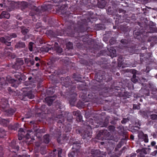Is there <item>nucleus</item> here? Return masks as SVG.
Masks as SVG:
<instances>
[{
	"instance_id": "f257e3e1",
	"label": "nucleus",
	"mask_w": 157,
	"mask_h": 157,
	"mask_svg": "<svg viewBox=\"0 0 157 157\" xmlns=\"http://www.w3.org/2000/svg\"><path fill=\"white\" fill-rule=\"evenodd\" d=\"M140 61L141 63H145L146 64H150L151 60L150 58L152 57V54L151 52H146L145 53L140 54Z\"/></svg>"
},
{
	"instance_id": "f03ea898",
	"label": "nucleus",
	"mask_w": 157,
	"mask_h": 157,
	"mask_svg": "<svg viewBox=\"0 0 157 157\" xmlns=\"http://www.w3.org/2000/svg\"><path fill=\"white\" fill-rule=\"evenodd\" d=\"M77 24L78 26L77 27L75 28V30L78 32H82L84 25L86 26L87 25V22L86 19L78 21Z\"/></svg>"
},
{
	"instance_id": "7ed1b4c3",
	"label": "nucleus",
	"mask_w": 157,
	"mask_h": 157,
	"mask_svg": "<svg viewBox=\"0 0 157 157\" xmlns=\"http://www.w3.org/2000/svg\"><path fill=\"white\" fill-rule=\"evenodd\" d=\"M43 12H44V10L42 9L41 7H36L35 6L31 11L29 15L32 17L36 14L40 16V14Z\"/></svg>"
},
{
	"instance_id": "20e7f679",
	"label": "nucleus",
	"mask_w": 157,
	"mask_h": 157,
	"mask_svg": "<svg viewBox=\"0 0 157 157\" xmlns=\"http://www.w3.org/2000/svg\"><path fill=\"white\" fill-rule=\"evenodd\" d=\"M137 133L139 140L144 141L145 143L148 142V137L147 134H144L142 131L138 130Z\"/></svg>"
},
{
	"instance_id": "39448f33",
	"label": "nucleus",
	"mask_w": 157,
	"mask_h": 157,
	"mask_svg": "<svg viewBox=\"0 0 157 157\" xmlns=\"http://www.w3.org/2000/svg\"><path fill=\"white\" fill-rule=\"evenodd\" d=\"M26 97L30 99H33L34 98V95L33 94L32 91H30L28 92L24 91L22 96H21L20 97L21 100L24 101L26 100Z\"/></svg>"
},
{
	"instance_id": "423d86ee",
	"label": "nucleus",
	"mask_w": 157,
	"mask_h": 157,
	"mask_svg": "<svg viewBox=\"0 0 157 157\" xmlns=\"http://www.w3.org/2000/svg\"><path fill=\"white\" fill-rule=\"evenodd\" d=\"M25 132L22 128H20L18 132V139L19 140H21L25 136L26 138H29V135L28 133L25 134Z\"/></svg>"
},
{
	"instance_id": "0eeeda50",
	"label": "nucleus",
	"mask_w": 157,
	"mask_h": 157,
	"mask_svg": "<svg viewBox=\"0 0 157 157\" xmlns=\"http://www.w3.org/2000/svg\"><path fill=\"white\" fill-rule=\"evenodd\" d=\"M129 72L133 74L132 77L131 78V81L134 83L138 82V79L136 78V75H140V73L135 69H131Z\"/></svg>"
},
{
	"instance_id": "6e6552de",
	"label": "nucleus",
	"mask_w": 157,
	"mask_h": 157,
	"mask_svg": "<svg viewBox=\"0 0 157 157\" xmlns=\"http://www.w3.org/2000/svg\"><path fill=\"white\" fill-rule=\"evenodd\" d=\"M71 144L73 145L72 149L75 150L76 152L78 151L81 147L80 142L79 141H74Z\"/></svg>"
},
{
	"instance_id": "1a4fd4ad",
	"label": "nucleus",
	"mask_w": 157,
	"mask_h": 157,
	"mask_svg": "<svg viewBox=\"0 0 157 157\" xmlns=\"http://www.w3.org/2000/svg\"><path fill=\"white\" fill-rule=\"evenodd\" d=\"M63 83V86L66 87H68L69 86L74 83L69 76H67L66 78H63V81L62 82Z\"/></svg>"
},
{
	"instance_id": "9d476101",
	"label": "nucleus",
	"mask_w": 157,
	"mask_h": 157,
	"mask_svg": "<svg viewBox=\"0 0 157 157\" xmlns=\"http://www.w3.org/2000/svg\"><path fill=\"white\" fill-rule=\"evenodd\" d=\"M26 47V45L25 43L21 40L17 42L15 46V48L19 49L25 48Z\"/></svg>"
},
{
	"instance_id": "9b49d317",
	"label": "nucleus",
	"mask_w": 157,
	"mask_h": 157,
	"mask_svg": "<svg viewBox=\"0 0 157 157\" xmlns=\"http://www.w3.org/2000/svg\"><path fill=\"white\" fill-rule=\"evenodd\" d=\"M90 153L93 157H99L101 155L100 151L98 149L91 150Z\"/></svg>"
},
{
	"instance_id": "f8f14e48",
	"label": "nucleus",
	"mask_w": 157,
	"mask_h": 157,
	"mask_svg": "<svg viewBox=\"0 0 157 157\" xmlns=\"http://www.w3.org/2000/svg\"><path fill=\"white\" fill-rule=\"evenodd\" d=\"M55 100V98L53 96L48 97L45 98V101L49 106H50L53 101Z\"/></svg>"
},
{
	"instance_id": "ddd939ff",
	"label": "nucleus",
	"mask_w": 157,
	"mask_h": 157,
	"mask_svg": "<svg viewBox=\"0 0 157 157\" xmlns=\"http://www.w3.org/2000/svg\"><path fill=\"white\" fill-rule=\"evenodd\" d=\"M82 136L83 139L89 140L90 138V133L87 130H84L82 134Z\"/></svg>"
},
{
	"instance_id": "4468645a",
	"label": "nucleus",
	"mask_w": 157,
	"mask_h": 157,
	"mask_svg": "<svg viewBox=\"0 0 157 157\" xmlns=\"http://www.w3.org/2000/svg\"><path fill=\"white\" fill-rule=\"evenodd\" d=\"M73 115L77 116L76 119L78 122H81L82 119V116L81 115V113L79 111H75L73 112Z\"/></svg>"
},
{
	"instance_id": "2eb2a0df",
	"label": "nucleus",
	"mask_w": 157,
	"mask_h": 157,
	"mask_svg": "<svg viewBox=\"0 0 157 157\" xmlns=\"http://www.w3.org/2000/svg\"><path fill=\"white\" fill-rule=\"evenodd\" d=\"M107 49L109 52V54L111 57H115L116 56V50L113 47H107Z\"/></svg>"
},
{
	"instance_id": "dca6fc26",
	"label": "nucleus",
	"mask_w": 157,
	"mask_h": 157,
	"mask_svg": "<svg viewBox=\"0 0 157 157\" xmlns=\"http://www.w3.org/2000/svg\"><path fill=\"white\" fill-rule=\"evenodd\" d=\"M14 76L16 78V80H17V81H16V82H18V84H20L21 81L22 80V74L20 73H15Z\"/></svg>"
},
{
	"instance_id": "f3484780",
	"label": "nucleus",
	"mask_w": 157,
	"mask_h": 157,
	"mask_svg": "<svg viewBox=\"0 0 157 157\" xmlns=\"http://www.w3.org/2000/svg\"><path fill=\"white\" fill-rule=\"evenodd\" d=\"M16 111V109H13L10 108L5 111V115L6 116H11L13 115Z\"/></svg>"
},
{
	"instance_id": "a211bd4d",
	"label": "nucleus",
	"mask_w": 157,
	"mask_h": 157,
	"mask_svg": "<svg viewBox=\"0 0 157 157\" xmlns=\"http://www.w3.org/2000/svg\"><path fill=\"white\" fill-rule=\"evenodd\" d=\"M52 49L56 51V52L58 53H61L63 51L62 48L59 47L58 44L56 43H55L54 46L52 48Z\"/></svg>"
},
{
	"instance_id": "6ab92c4d",
	"label": "nucleus",
	"mask_w": 157,
	"mask_h": 157,
	"mask_svg": "<svg viewBox=\"0 0 157 157\" xmlns=\"http://www.w3.org/2000/svg\"><path fill=\"white\" fill-rule=\"evenodd\" d=\"M9 146L12 148L18 151L19 149V147L16 145V141L15 140H12L11 143L9 144Z\"/></svg>"
},
{
	"instance_id": "aec40b11",
	"label": "nucleus",
	"mask_w": 157,
	"mask_h": 157,
	"mask_svg": "<svg viewBox=\"0 0 157 157\" xmlns=\"http://www.w3.org/2000/svg\"><path fill=\"white\" fill-rule=\"evenodd\" d=\"M106 4L105 0H98L97 5L99 8H103L105 7Z\"/></svg>"
},
{
	"instance_id": "412c9836",
	"label": "nucleus",
	"mask_w": 157,
	"mask_h": 157,
	"mask_svg": "<svg viewBox=\"0 0 157 157\" xmlns=\"http://www.w3.org/2000/svg\"><path fill=\"white\" fill-rule=\"evenodd\" d=\"M9 120L8 119H0V124L4 126L7 127L9 124Z\"/></svg>"
},
{
	"instance_id": "4be33fe9",
	"label": "nucleus",
	"mask_w": 157,
	"mask_h": 157,
	"mask_svg": "<svg viewBox=\"0 0 157 157\" xmlns=\"http://www.w3.org/2000/svg\"><path fill=\"white\" fill-rule=\"evenodd\" d=\"M10 17L9 13L8 12L3 11H2L0 15V18H9Z\"/></svg>"
},
{
	"instance_id": "5701e85b",
	"label": "nucleus",
	"mask_w": 157,
	"mask_h": 157,
	"mask_svg": "<svg viewBox=\"0 0 157 157\" xmlns=\"http://www.w3.org/2000/svg\"><path fill=\"white\" fill-rule=\"evenodd\" d=\"M133 34L134 37L135 38L140 39L141 37V35L142 34V32L140 31H137L136 32L134 31Z\"/></svg>"
},
{
	"instance_id": "b1692460",
	"label": "nucleus",
	"mask_w": 157,
	"mask_h": 157,
	"mask_svg": "<svg viewBox=\"0 0 157 157\" xmlns=\"http://www.w3.org/2000/svg\"><path fill=\"white\" fill-rule=\"evenodd\" d=\"M73 95L72 97H70L69 99V101L71 105H74L75 104V102L76 101L75 97L76 96L75 93H73Z\"/></svg>"
},
{
	"instance_id": "393cba45",
	"label": "nucleus",
	"mask_w": 157,
	"mask_h": 157,
	"mask_svg": "<svg viewBox=\"0 0 157 157\" xmlns=\"http://www.w3.org/2000/svg\"><path fill=\"white\" fill-rule=\"evenodd\" d=\"M109 123V119L106 118L104 122L100 121L99 122L101 127H106Z\"/></svg>"
},
{
	"instance_id": "a878e982",
	"label": "nucleus",
	"mask_w": 157,
	"mask_h": 157,
	"mask_svg": "<svg viewBox=\"0 0 157 157\" xmlns=\"http://www.w3.org/2000/svg\"><path fill=\"white\" fill-rule=\"evenodd\" d=\"M99 134L105 136H109L110 135V132H109L107 130H101L100 131Z\"/></svg>"
},
{
	"instance_id": "bb28decb",
	"label": "nucleus",
	"mask_w": 157,
	"mask_h": 157,
	"mask_svg": "<svg viewBox=\"0 0 157 157\" xmlns=\"http://www.w3.org/2000/svg\"><path fill=\"white\" fill-rule=\"evenodd\" d=\"M16 81H17V80L14 78H11L10 81L11 83H13L11 85V86L15 88L17 87L19 84H18V82H17Z\"/></svg>"
},
{
	"instance_id": "cd10ccee",
	"label": "nucleus",
	"mask_w": 157,
	"mask_h": 157,
	"mask_svg": "<svg viewBox=\"0 0 157 157\" xmlns=\"http://www.w3.org/2000/svg\"><path fill=\"white\" fill-rule=\"evenodd\" d=\"M44 142L46 144H48L50 142L49 135L47 134L44 136Z\"/></svg>"
},
{
	"instance_id": "c85d7f7f",
	"label": "nucleus",
	"mask_w": 157,
	"mask_h": 157,
	"mask_svg": "<svg viewBox=\"0 0 157 157\" xmlns=\"http://www.w3.org/2000/svg\"><path fill=\"white\" fill-rule=\"evenodd\" d=\"M0 41L2 43L5 44L7 46H10L11 45V42H8L6 40L4 39V37H2L0 39Z\"/></svg>"
},
{
	"instance_id": "c756f323",
	"label": "nucleus",
	"mask_w": 157,
	"mask_h": 157,
	"mask_svg": "<svg viewBox=\"0 0 157 157\" xmlns=\"http://www.w3.org/2000/svg\"><path fill=\"white\" fill-rule=\"evenodd\" d=\"M6 135V132L5 129L3 128H0V138H3Z\"/></svg>"
},
{
	"instance_id": "7c9ffc66",
	"label": "nucleus",
	"mask_w": 157,
	"mask_h": 157,
	"mask_svg": "<svg viewBox=\"0 0 157 157\" xmlns=\"http://www.w3.org/2000/svg\"><path fill=\"white\" fill-rule=\"evenodd\" d=\"M56 132H57V133H56V135L57 134H58V135H56V136L58 137V138L57 139V141L59 144H61V140H60V139L59 138V137L61 135V132H60L59 130H57L56 131Z\"/></svg>"
},
{
	"instance_id": "2f4dec72",
	"label": "nucleus",
	"mask_w": 157,
	"mask_h": 157,
	"mask_svg": "<svg viewBox=\"0 0 157 157\" xmlns=\"http://www.w3.org/2000/svg\"><path fill=\"white\" fill-rule=\"evenodd\" d=\"M50 48L46 46H44L40 48V50L42 52H48Z\"/></svg>"
},
{
	"instance_id": "473e14b6",
	"label": "nucleus",
	"mask_w": 157,
	"mask_h": 157,
	"mask_svg": "<svg viewBox=\"0 0 157 157\" xmlns=\"http://www.w3.org/2000/svg\"><path fill=\"white\" fill-rule=\"evenodd\" d=\"M150 119L153 121L157 120V114H152L150 116Z\"/></svg>"
},
{
	"instance_id": "72a5a7b5",
	"label": "nucleus",
	"mask_w": 157,
	"mask_h": 157,
	"mask_svg": "<svg viewBox=\"0 0 157 157\" xmlns=\"http://www.w3.org/2000/svg\"><path fill=\"white\" fill-rule=\"evenodd\" d=\"M20 28L21 29V33L23 34L24 35L26 34L27 33L29 32V29H27L25 28L23 29L22 26L20 27Z\"/></svg>"
},
{
	"instance_id": "f704fd0d",
	"label": "nucleus",
	"mask_w": 157,
	"mask_h": 157,
	"mask_svg": "<svg viewBox=\"0 0 157 157\" xmlns=\"http://www.w3.org/2000/svg\"><path fill=\"white\" fill-rule=\"evenodd\" d=\"M57 117L58 118H61V119L59 120L58 121H57V122L58 123H62L64 122V120L63 119V117L62 116V115H59L57 116Z\"/></svg>"
},
{
	"instance_id": "c9c22d12",
	"label": "nucleus",
	"mask_w": 157,
	"mask_h": 157,
	"mask_svg": "<svg viewBox=\"0 0 157 157\" xmlns=\"http://www.w3.org/2000/svg\"><path fill=\"white\" fill-rule=\"evenodd\" d=\"M55 92V90L52 88H50L47 90V94L49 95L52 94Z\"/></svg>"
},
{
	"instance_id": "e433bc0d",
	"label": "nucleus",
	"mask_w": 157,
	"mask_h": 157,
	"mask_svg": "<svg viewBox=\"0 0 157 157\" xmlns=\"http://www.w3.org/2000/svg\"><path fill=\"white\" fill-rule=\"evenodd\" d=\"M38 127L36 124H33V128L32 129L30 130V132H36L38 129Z\"/></svg>"
},
{
	"instance_id": "4c0bfd02",
	"label": "nucleus",
	"mask_w": 157,
	"mask_h": 157,
	"mask_svg": "<svg viewBox=\"0 0 157 157\" xmlns=\"http://www.w3.org/2000/svg\"><path fill=\"white\" fill-rule=\"evenodd\" d=\"M34 43L32 42H30L29 43L28 45V47L29 50L30 52H32L33 51V47Z\"/></svg>"
},
{
	"instance_id": "58836bf2",
	"label": "nucleus",
	"mask_w": 157,
	"mask_h": 157,
	"mask_svg": "<svg viewBox=\"0 0 157 157\" xmlns=\"http://www.w3.org/2000/svg\"><path fill=\"white\" fill-rule=\"evenodd\" d=\"M19 127V124H15L12 125L11 127L12 129L15 130H17Z\"/></svg>"
},
{
	"instance_id": "ea45409f",
	"label": "nucleus",
	"mask_w": 157,
	"mask_h": 157,
	"mask_svg": "<svg viewBox=\"0 0 157 157\" xmlns=\"http://www.w3.org/2000/svg\"><path fill=\"white\" fill-rule=\"evenodd\" d=\"M108 129L110 132H114L115 130V127L113 125H109Z\"/></svg>"
},
{
	"instance_id": "a19ab883",
	"label": "nucleus",
	"mask_w": 157,
	"mask_h": 157,
	"mask_svg": "<svg viewBox=\"0 0 157 157\" xmlns=\"http://www.w3.org/2000/svg\"><path fill=\"white\" fill-rule=\"evenodd\" d=\"M103 79V77L101 76L100 75H98L96 78V80L98 82H101Z\"/></svg>"
},
{
	"instance_id": "79ce46f5",
	"label": "nucleus",
	"mask_w": 157,
	"mask_h": 157,
	"mask_svg": "<svg viewBox=\"0 0 157 157\" xmlns=\"http://www.w3.org/2000/svg\"><path fill=\"white\" fill-rule=\"evenodd\" d=\"M123 59V57L121 55H120L118 56V58L117 59L118 61V66L119 67H121V66H119V63H120V64H122V60Z\"/></svg>"
},
{
	"instance_id": "37998d69",
	"label": "nucleus",
	"mask_w": 157,
	"mask_h": 157,
	"mask_svg": "<svg viewBox=\"0 0 157 157\" xmlns=\"http://www.w3.org/2000/svg\"><path fill=\"white\" fill-rule=\"evenodd\" d=\"M66 47L68 49H72L73 48V44L72 43L69 42L67 44Z\"/></svg>"
},
{
	"instance_id": "c03bdc74",
	"label": "nucleus",
	"mask_w": 157,
	"mask_h": 157,
	"mask_svg": "<svg viewBox=\"0 0 157 157\" xmlns=\"http://www.w3.org/2000/svg\"><path fill=\"white\" fill-rule=\"evenodd\" d=\"M73 151L70 153H69L68 154V156L69 157H74L75 155V152L76 151L75 150H72Z\"/></svg>"
},
{
	"instance_id": "a18cd8bd",
	"label": "nucleus",
	"mask_w": 157,
	"mask_h": 157,
	"mask_svg": "<svg viewBox=\"0 0 157 157\" xmlns=\"http://www.w3.org/2000/svg\"><path fill=\"white\" fill-rule=\"evenodd\" d=\"M129 121V118L128 117L126 118H123V120L121 121V123L123 124H125L127 122Z\"/></svg>"
},
{
	"instance_id": "49530a36",
	"label": "nucleus",
	"mask_w": 157,
	"mask_h": 157,
	"mask_svg": "<svg viewBox=\"0 0 157 157\" xmlns=\"http://www.w3.org/2000/svg\"><path fill=\"white\" fill-rule=\"evenodd\" d=\"M139 105L133 104V109H137L139 110L140 109V103H138Z\"/></svg>"
},
{
	"instance_id": "de8ad7c7",
	"label": "nucleus",
	"mask_w": 157,
	"mask_h": 157,
	"mask_svg": "<svg viewBox=\"0 0 157 157\" xmlns=\"http://www.w3.org/2000/svg\"><path fill=\"white\" fill-rule=\"evenodd\" d=\"M45 132V130L44 128H38L37 131L36 132L37 133H44Z\"/></svg>"
},
{
	"instance_id": "09e8293b",
	"label": "nucleus",
	"mask_w": 157,
	"mask_h": 157,
	"mask_svg": "<svg viewBox=\"0 0 157 157\" xmlns=\"http://www.w3.org/2000/svg\"><path fill=\"white\" fill-rule=\"evenodd\" d=\"M7 90L9 94H10L13 95L14 94V93H15V92L12 90L10 87H9L7 88Z\"/></svg>"
},
{
	"instance_id": "8fccbe9b",
	"label": "nucleus",
	"mask_w": 157,
	"mask_h": 157,
	"mask_svg": "<svg viewBox=\"0 0 157 157\" xmlns=\"http://www.w3.org/2000/svg\"><path fill=\"white\" fill-rule=\"evenodd\" d=\"M109 41L110 44L113 45L116 43V39L114 37H112L109 40Z\"/></svg>"
},
{
	"instance_id": "3c124183",
	"label": "nucleus",
	"mask_w": 157,
	"mask_h": 157,
	"mask_svg": "<svg viewBox=\"0 0 157 157\" xmlns=\"http://www.w3.org/2000/svg\"><path fill=\"white\" fill-rule=\"evenodd\" d=\"M140 114L144 117H147V114L145 111L140 110Z\"/></svg>"
},
{
	"instance_id": "603ef678",
	"label": "nucleus",
	"mask_w": 157,
	"mask_h": 157,
	"mask_svg": "<svg viewBox=\"0 0 157 157\" xmlns=\"http://www.w3.org/2000/svg\"><path fill=\"white\" fill-rule=\"evenodd\" d=\"M140 152H141L142 153L143 152L145 154H146L148 153V152L147 150L145 149V148H142L139 150Z\"/></svg>"
},
{
	"instance_id": "864d4df0",
	"label": "nucleus",
	"mask_w": 157,
	"mask_h": 157,
	"mask_svg": "<svg viewBox=\"0 0 157 157\" xmlns=\"http://www.w3.org/2000/svg\"><path fill=\"white\" fill-rule=\"evenodd\" d=\"M121 42L124 44H127L128 43V41L127 40L125 39H122L121 40Z\"/></svg>"
},
{
	"instance_id": "5fc2aeb1",
	"label": "nucleus",
	"mask_w": 157,
	"mask_h": 157,
	"mask_svg": "<svg viewBox=\"0 0 157 157\" xmlns=\"http://www.w3.org/2000/svg\"><path fill=\"white\" fill-rule=\"evenodd\" d=\"M151 135L154 138H156L157 137V132L152 133Z\"/></svg>"
},
{
	"instance_id": "6e6d98bb",
	"label": "nucleus",
	"mask_w": 157,
	"mask_h": 157,
	"mask_svg": "<svg viewBox=\"0 0 157 157\" xmlns=\"http://www.w3.org/2000/svg\"><path fill=\"white\" fill-rule=\"evenodd\" d=\"M4 39L7 41H9L11 39V37L10 36H6L5 37H4Z\"/></svg>"
},
{
	"instance_id": "4d7b16f0",
	"label": "nucleus",
	"mask_w": 157,
	"mask_h": 157,
	"mask_svg": "<svg viewBox=\"0 0 157 157\" xmlns=\"http://www.w3.org/2000/svg\"><path fill=\"white\" fill-rule=\"evenodd\" d=\"M122 143L121 142H120L118 143V144L117 145L116 147L118 148H120L122 146Z\"/></svg>"
},
{
	"instance_id": "13d9d810",
	"label": "nucleus",
	"mask_w": 157,
	"mask_h": 157,
	"mask_svg": "<svg viewBox=\"0 0 157 157\" xmlns=\"http://www.w3.org/2000/svg\"><path fill=\"white\" fill-rule=\"evenodd\" d=\"M11 39L12 38H16L17 37V35L15 33H12L10 35Z\"/></svg>"
},
{
	"instance_id": "bf43d9fd",
	"label": "nucleus",
	"mask_w": 157,
	"mask_h": 157,
	"mask_svg": "<svg viewBox=\"0 0 157 157\" xmlns=\"http://www.w3.org/2000/svg\"><path fill=\"white\" fill-rule=\"evenodd\" d=\"M157 153V150H155L153 152H151V155L153 156H155L156 155Z\"/></svg>"
},
{
	"instance_id": "052dcab7",
	"label": "nucleus",
	"mask_w": 157,
	"mask_h": 157,
	"mask_svg": "<svg viewBox=\"0 0 157 157\" xmlns=\"http://www.w3.org/2000/svg\"><path fill=\"white\" fill-rule=\"evenodd\" d=\"M116 121H117V120H113L111 121L110 122V123L111 124L115 125L117 123Z\"/></svg>"
},
{
	"instance_id": "680f3d73",
	"label": "nucleus",
	"mask_w": 157,
	"mask_h": 157,
	"mask_svg": "<svg viewBox=\"0 0 157 157\" xmlns=\"http://www.w3.org/2000/svg\"><path fill=\"white\" fill-rule=\"evenodd\" d=\"M29 63H30L32 65H33L35 63L34 60L33 59H30V61H29Z\"/></svg>"
},
{
	"instance_id": "e2e57ef3",
	"label": "nucleus",
	"mask_w": 157,
	"mask_h": 157,
	"mask_svg": "<svg viewBox=\"0 0 157 157\" xmlns=\"http://www.w3.org/2000/svg\"><path fill=\"white\" fill-rule=\"evenodd\" d=\"M30 59L28 58H25V59L24 61L26 64H28L29 63Z\"/></svg>"
},
{
	"instance_id": "0e129e2a",
	"label": "nucleus",
	"mask_w": 157,
	"mask_h": 157,
	"mask_svg": "<svg viewBox=\"0 0 157 157\" xmlns=\"http://www.w3.org/2000/svg\"><path fill=\"white\" fill-rule=\"evenodd\" d=\"M62 149H59L58 151V155H61L62 153Z\"/></svg>"
},
{
	"instance_id": "69168bd1",
	"label": "nucleus",
	"mask_w": 157,
	"mask_h": 157,
	"mask_svg": "<svg viewBox=\"0 0 157 157\" xmlns=\"http://www.w3.org/2000/svg\"><path fill=\"white\" fill-rule=\"evenodd\" d=\"M35 60L36 61H39L40 63V59L38 57H36L35 58Z\"/></svg>"
},
{
	"instance_id": "338daca9",
	"label": "nucleus",
	"mask_w": 157,
	"mask_h": 157,
	"mask_svg": "<svg viewBox=\"0 0 157 157\" xmlns=\"http://www.w3.org/2000/svg\"><path fill=\"white\" fill-rule=\"evenodd\" d=\"M136 154L135 153H132L131 154L130 156V157H136Z\"/></svg>"
},
{
	"instance_id": "774afa93",
	"label": "nucleus",
	"mask_w": 157,
	"mask_h": 157,
	"mask_svg": "<svg viewBox=\"0 0 157 157\" xmlns=\"http://www.w3.org/2000/svg\"><path fill=\"white\" fill-rule=\"evenodd\" d=\"M16 18L18 20H21L22 19V17L19 15H17L16 17Z\"/></svg>"
}]
</instances>
